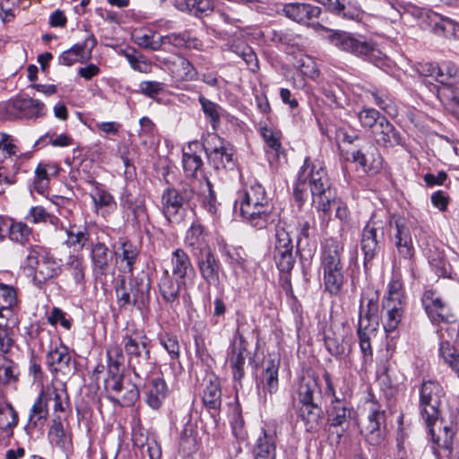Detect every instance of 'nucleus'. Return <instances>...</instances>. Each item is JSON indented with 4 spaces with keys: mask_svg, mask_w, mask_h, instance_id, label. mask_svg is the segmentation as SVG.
Wrapping results in <instances>:
<instances>
[{
    "mask_svg": "<svg viewBox=\"0 0 459 459\" xmlns=\"http://www.w3.org/2000/svg\"><path fill=\"white\" fill-rule=\"evenodd\" d=\"M107 359L108 377L105 379V389L108 398L121 406L133 405L140 394L137 385L121 373L125 358L117 343H112L108 347Z\"/></svg>",
    "mask_w": 459,
    "mask_h": 459,
    "instance_id": "f257e3e1",
    "label": "nucleus"
},
{
    "mask_svg": "<svg viewBox=\"0 0 459 459\" xmlns=\"http://www.w3.org/2000/svg\"><path fill=\"white\" fill-rule=\"evenodd\" d=\"M118 345L123 351L127 365L137 377H144L153 367L151 359L150 341L143 331L127 329Z\"/></svg>",
    "mask_w": 459,
    "mask_h": 459,
    "instance_id": "f03ea898",
    "label": "nucleus"
},
{
    "mask_svg": "<svg viewBox=\"0 0 459 459\" xmlns=\"http://www.w3.org/2000/svg\"><path fill=\"white\" fill-rule=\"evenodd\" d=\"M411 230V227L403 220L394 221L393 242L397 250V256L394 260V268H396L399 272L404 270L409 274V277L414 280L416 278L417 264Z\"/></svg>",
    "mask_w": 459,
    "mask_h": 459,
    "instance_id": "7ed1b4c3",
    "label": "nucleus"
},
{
    "mask_svg": "<svg viewBox=\"0 0 459 459\" xmlns=\"http://www.w3.org/2000/svg\"><path fill=\"white\" fill-rule=\"evenodd\" d=\"M325 30L327 32L326 38L329 42L340 50L362 57L377 66L383 64L381 52L362 37L357 38L346 31L327 29Z\"/></svg>",
    "mask_w": 459,
    "mask_h": 459,
    "instance_id": "20e7f679",
    "label": "nucleus"
},
{
    "mask_svg": "<svg viewBox=\"0 0 459 459\" xmlns=\"http://www.w3.org/2000/svg\"><path fill=\"white\" fill-rule=\"evenodd\" d=\"M24 264L35 272L34 281L39 284L56 277L60 273V265L48 248L33 246L28 249Z\"/></svg>",
    "mask_w": 459,
    "mask_h": 459,
    "instance_id": "39448f33",
    "label": "nucleus"
},
{
    "mask_svg": "<svg viewBox=\"0 0 459 459\" xmlns=\"http://www.w3.org/2000/svg\"><path fill=\"white\" fill-rule=\"evenodd\" d=\"M445 392L441 385L435 381L423 382L420 390V408L428 427L436 423L439 417V406Z\"/></svg>",
    "mask_w": 459,
    "mask_h": 459,
    "instance_id": "423d86ee",
    "label": "nucleus"
},
{
    "mask_svg": "<svg viewBox=\"0 0 459 459\" xmlns=\"http://www.w3.org/2000/svg\"><path fill=\"white\" fill-rule=\"evenodd\" d=\"M208 161L215 170H233L234 161L229 144L218 134H208L203 142Z\"/></svg>",
    "mask_w": 459,
    "mask_h": 459,
    "instance_id": "0eeeda50",
    "label": "nucleus"
},
{
    "mask_svg": "<svg viewBox=\"0 0 459 459\" xmlns=\"http://www.w3.org/2000/svg\"><path fill=\"white\" fill-rule=\"evenodd\" d=\"M324 378L326 383V393L333 398L332 403L327 411V421L330 427L341 429L340 430H336V442H339L346 427L349 425L351 411L345 406L342 401L336 397L331 376L328 373H325Z\"/></svg>",
    "mask_w": 459,
    "mask_h": 459,
    "instance_id": "6e6552de",
    "label": "nucleus"
},
{
    "mask_svg": "<svg viewBox=\"0 0 459 459\" xmlns=\"http://www.w3.org/2000/svg\"><path fill=\"white\" fill-rule=\"evenodd\" d=\"M239 206L241 216L252 226L263 229L266 226L270 217L267 199L260 198H238L235 207Z\"/></svg>",
    "mask_w": 459,
    "mask_h": 459,
    "instance_id": "1a4fd4ad",
    "label": "nucleus"
},
{
    "mask_svg": "<svg viewBox=\"0 0 459 459\" xmlns=\"http://www.w3.org/2000/svg\"><path fill=\"white\" fill-rule=\"evenodd\" d=\"M385 411L380 406L371 401L368 407L367 420L363 423L361 432L368 444L379 446L385 438Z\"/></svg>",
    "mask_w": 459,
    "mask_h": 459,
    "instance_id": "9d476101",
    "label": "nucleus"
},
{
    "mask_svg": "<svg viewBox=\"0 0 459 459\" xmlns=\"http://www.w3.org/2000/svg\"><path fill=\"white\" fill-rule=\"evenodd\" d=\"M7 118L36 119L45 115V104L32 98L9 100L5 105Z\"/></svg>",
    "mask_w": 459,
    "mask_h": 459,
    "instance_id": "9b49d317",
    "label": "nucleus"
},
{
    "mask_svg": "<svg viewBox=\"0 0 459 459\" xmlns=\"http://www.w3.org/2000/svg\"><path fill=\"white\" fill-rule=\"evenodd\" d=\"M307 188L314 198L330 193L331 183L326 174H299L293 189L296 200L301 201Z\"/></svg>",
    "mask_w": 459,
    "mask_h": 459,
    "instance_id": "f8f14e48",
    "label": "nucleus"
},
{
    "mask_svg": "<svg viewBox=\"0 0 459 459\" xmlns=\"http://www.w3.org/2000/svg\"><path fill=\"white\" fill-rule=\"evenodd\" d=\"M383 238L384 228L381 223L371 220L364 227L360 245L365 266H368L380 251V242Z\"/></svg>",
    "mask_w": 459,
    "mask_h": 459,
    "instance_id": "ddd939ff",
    "label": "nucleus"
},
{
    "mask_svg": "<svg viewBox=\"0 0 459 459\" xmlns=\"http://www.w3.org/2000/svg\"><path fill=\"white\" fill-rule=\"evenodd\" d=\"M421 302L432 322H451L455 320V316L452 313L450 307L437 291L426 290L421 298Z\"/></svg>",
    "mask_w": 459,
    "mask_h": 459,
    "instance_id": "4468645a",
    "label": "nucleus"
},
{
    "mask_svg": "<svg viewBox=\"0 0 459 459\" xmlns=\"http://www.w3.org/2000/svg\"><path fill=\"white\" fill-rule=\"evenodd\" d=\"M247 353V342L242 333L237 331L230 344L228 355L230 367L233 378L240 381L245 376L246 355Z\"/></svg>",
    "mask_w": 459,
    "mask_h": 459,
    "instance_id": "2eb2a0df",
    "label": "nucleus"
},
{
    "mask_svg": "<svg viewBox=\"0 0 459 459\" xmlns=\"http://www.w3.org/2000/svg\"><path fill=\"white\" fill-rule=\"evenodd\" d=\"M372 135L375 143L383 148L404 146L401 133L385 117L380 118V122L372 130Z\"/></svg>",
    "mask_w": 459,
    "mask_h": 459,
    "instance_id": "dca6fc26",
    "label": "nucleus"
},
{
    "mask_svg": "<svg viewBox=\"0 0 459 459\" xmlns=\"http://www.w3.org/2000/svg\"><path fill=\"white\" fill-rule=\"evenodd\" d=\"M197 267L201 277L208 286L219 287L221 265L211 249L201 251L197 257Z\"/></svg>",
    "mask_w": 459,
    "mask_h": 459,
    "instance_id": "f3484780",
    "label": "nucleus"
},
{
    "mask_svg": "<svg viewBox=\"0 0 459 459\" xmlns=\"http://www.w3.org/2000/svg\"><path fill=\"white\" fill-rule=\"evenodd\" d=\"M193 197V191L185 189L179 193L175 188H167L161 198L162 210L169 221L177 220L180 216L183 204Z\"/></svg>",
    "mask_w": 459,
    "mask_h": 459,
    "instance_id": "a211bd4d",
    "label": "nucleus"
},
{
    "mask_svg": "<svg viewBox=\"0 0 459 459\" xmlns=\"http://www.w3.org/2000/svg\"><path fill=\"white\" fill-rule=\"evenodd\" d=\"M280 368V359L276 356H269L262 366L261 373L257 377V386L264 392L273 394L278 390L279 378L278 371Z\"/></svg>",
    "mask_w": 459,
    "mask_h": 459,
    "instance_id": "6ab92c4d",
    "label": "nucleus"
},
{
    "mask_svg": "<svg viewBox=\"0 0 459 459\" xmlns=\"http://www.w3.org/2000/svg\"><path fill=\"white\" fill-rule=\"evenodd\" d=\"M422 73L426 76L434 77L442 85H451L459 81V70L451 62H443L441 65L426 64Z\"/></svg>",
    "mask_w": 459,
    "mask_h": 459,
    "instance_id": "aec40b11",
    "label": "nucleus"
},
{
    "mask_svg": "<svg viewBox=\"0 0 459 459\" xmlns=\"http://www.w3.org/2000/svg\"><path fill=\"white\" fill-rule=\"evenodd\" d=\"M283 13L298 23L308 24L319 16L321 9L310 4L295 2L284 4Z\"/></svg>",
    "mask_w": 459,
    "mask_h": 459,
    "instance_id": "412c9836",
    "label": "nucleus"
},
{
    "mask_svg": "<svg viewBox=\"0 0 459 459\" xmlns=\"http://www.w3.org/2000/svg\"><path fill=\"white\" fill-rule=\"evenodd\" d=\"M112 259V253L104 243L97 242L91 245V268L96 276L107 275L110 269Z\"/></svg>",
    "mask_w": 459,
    "mask_h": 459,
    "instance_id": "4be33fe9",
    "label": "nucleus"
},
{
    "mask_svg": "<svg viewBox=\"0 0 459 459\" xmlns=\"http://www.w3.org/2000/svg\"><path fill=\"white\" fill-rule=\"evenodd\" d=\"M47 364L50 371L64 376L71 373V356L64 345L51 349L47 354Z\"/></svg>",
    "mask_w": 459,
    "mask_h": 459,
    "instance_id": "5701e85b",
    "label": "nucleus"
},
{
    "mask_svg": "<svg viewBox=\"0 0 459 459\" xmlns=\"http://www.w3.org/2000/svg\"><path fill=\"white\" fill-rule=\"evenodd\" d=\"M149 281H142L140 284L126 287V278L120 279L119 284L116 287L117 300L119 306H126L131 303L135 304L137 300L149 290Z\"/></svg>",
    "mask_w": 459,
    "mask_h": 459,
    "instance_id": "b1692460",
    "label": "nucleus"
},
{
    "mask_svg": "<svg viewBox=\"0 0 459 459\" xmlns=\"http://www.w3.org/2000/svg\"><path fill=\"white\" fill-rule=\"evenodd\" d=\"M343 245L334 238L325 240L321 253L322 268H342Z\"/></svg>",
    "mask_w": 459,
    "mask_h": 459,
    "instance_id": "393cba45",
    "label": "nucleus"
},
{
    "mask_svg": "<svg viewBox=\"0 0 459 459\" xmlns=\"http://www.w3.org/2000/svg\"><path fill=\"white\" fill-rule=\"evenodd\" d=\"M48 437L51 445L60 448L66 455L73 451L72 434L65 429L59 417L52 420Z\"/></svg>",
    "mask_w": 459,
    "mask_h": 459,
    "instance_id": "a878e982",
    "label": "nucleus"
},
{
    "mask_svg": "<svg viewBox=\"0 0 459 459\" xmlns=\"http://www.w3.org/2000/svg\"><path fill=\"white\" fill-rule=\"evenodd\" d=\"M159 292L163 300L173 307L179 304L180 283L166 269L160 278Z\"/></svg>",
    "mask_w": 459,
    "mask_h": 459,
    "instance_id": "bb28decb",
    "label": "nucleus"
},
{
    "mask_svg": "<svg viewBox=\"0 0 459 459\" xmlns=\"http://www.w3.org/2000/svg\"><path fill=\"white\" fill-rule=\"evenodd\" d=\"M138 254L139 251L135 245L130 241L121 239L120 247L115 251L119 270L124 273H132Z\"/></svg>",
    "mask_w": 459,
    "mask_h": 459,
    "instance_id": "cd10ccee",
    "label": "nucleus"
},
{
    "mask_svg": "<svg viewBox=\"0 0 459 459\" xmlns=\"http://www.w3.org/2000/svg\"><path fill=\"white\" fill-rule=\"evenodd\" d=\"M276 436L273 431L263 429L254 448L255 459H275Z\"/></svg>",
    "mask_w": 459,
    "mask_h": 459,
    "instance_id": "c85d7f7f",
    "label": "nucleus"
},
{
    "mask_svg": "<svg viewBox=\"0 0 459 459\" xmlns=\"http://www.w3.org/2000/svg\"><path fill=\"white\" fill-rule=\"evenodd\" d=\"M203 403L208 410H219L221 405V389L217 377L211 376L205 378Z\"/></svg>",
    "mask_w": 459,
    "mask_h": 459,
    "instance_id": "c756f323",
    "label": "nucleus"
},
{
    "mask_svg": "<svg viewBox=\"0 0 459 459\" xmlns=\"http://www.w3.org/2000/svg\"><path fill=\"white\" fill-rule=\"evenodd\" d=\"M168 386L161 377L152 378L146 385V403L154 409H159L167 396Z\"/></svg>",
    "mask_w": 459,
    "mask_h": 459,
    "instance_id": "7c9ffc66",
    "label": "nucleus"
},
{
    "mask_svg": "<svg viewBox=\"0 0 459 459\" xmlns=\"http://www.w3.org/2000/svg\"><path fill=\"white\" fill-rule=\"evenodd\" d=\"M171 272L173 276L184 280L190 273H194V267L189 255L182 248H177L171 254Z\"/></svg>",
    "mask_w": 459,
    "mask_h": 459,
    "instance_id": "2f4dec72",
    "label": "nucleus"
},
{
    "mask_svg": "<svg viewBox=\"0 0 459 459\" xmlns=\"http://www.w3.org/2000/svg\"><path fill=\"white\" fill-rule=\"evenodd\" d=\"M169 69L173 77L179 81H195L198 78V73L195 66L185 57L176 56L169 65Z\"/></svg>",
    "mask_w": 459,
    "mask_h": 459,
    "instance_id": "473e14b6",
    "label": "nucleus"
},
{
    "mask_svg": "<svg viewBox=\"0 0 459 459\" xmlns=\"http://www.w3.org/2000/svg\"><path fill=\"white\" fill-rule=\"evenodd\" d=\"M240 181L242 183V189L238 192V198L249 199L257 197L261 200L267 199L264 188L252 174H247V177L241 174Z\"/></svg>",
    "mask_w": 459,
    "mask_h": 459,
    "instance_id": "72a5a7b5",
    "label": "nucleus"
},
{
    "mask_svg": "<svg viewBox=\"0 0 459 459\" xmlns=\"http://www.w3.org/2000/svg\"><path fill=\"white\" fill-rule=\"evenodd\" d=\"M352 159L354 162L360 165V169L365 172H378L382 169L383 158L377 148H374L372 152L367 154L357 151L353 153Z\"/></svg>",
    "mask_w": 459,
    "mask_h": 459,
    "instance_id": "f704fd0d",
    "label": "nucleus"
},
{
    "mask_svg": "<svg viewBox=\"0 0 459 459\" xmlns=\"http://www.w3.org/2000/svg\"><path fill=\"white\" fill-rule=\"evenodd\" d=\"M437 425V420L430 427H428L434 443H436L439 448L450 451L452 449L453 440L456 430L451 426H442V423L440 422L438 426V433H436L435 427Z\"/></svg>",
    "mask_w": 459,
    "mask_h": 459,
    "instance_id": "c9c22d12",
    "label": "nucleus"
},
{
    "mask_svg": "<svg viewBox=\"0 0 459 459\" xmlns=\"http://www.w3.org/2000/svg\"><path fill=\"white\" fill-rule=\"evenodd\" d=\"M403 303L383 301V308L386 310L383 323L385 332L391 333L398 327L403 314Z\"/></svg>",
    "mask_w": 459,
    "mask_h": 459,
    "instance_id": "e433bc0d",
    "label": "nucleus"
},
{
    "mask_svg": "<svg viewBox=\"0 0 459 459\" xmlns=\"http://www.w3.org/2000/svg\"><path fill=\"white\" fill-rule=\"evenodd\" d=\"M89 57L90 52H86V44L77 43L64 51L58 56V62L60 65L71 66L77 62L83 63L88 60Z\"/></svg>",
    "mask_w": 459,
    "mask_h": 459,
    "instance_id": "4c0bfd02",
    "label": "nucleus"
},
{
    "mask_svg": "<svg viewBox=\"0 0 459 459\" xmlns=\"http://www.w3.org/2000/svg\"><path fill=\"white\" fill-rule=\"evenodd\" d=\"M378 298L377 295H373L370 298H368L366 295H363L360 299V306H359V314L361 313V308L363 309L362 316L364 319V324L368 325V326L377 325V314H378Z\"/></svg>",
    "mask_w": 459,
    "mask_h": 459,
    "instance_id": "58836bf2",
    "label": "nucleus"
},
{
    "mask_svg": "<svg viewBox=\"0 0 459 459\" xmlns=\"http://www.w3.org/2000/svg\"><path fill=\"white\" fill-rule=\"evenodd\" d=\"M259 132L265 143L266 151L279 154L281 151V132L268 125L260 126Z\"/></svg>",
    "mask_w": 459,
    "mask_h": 459,
    "instance_id": "ea45409f",
    "label": "nucleus"
},
{
    "mask_svg": "<svg viewBox=\"0 0 459 459\" xmlns=\"http://www.w3.org/2000/svg\"><path fill=\"white\" fill-rule=\"evenodd\" d=\"M321 415L322 410L316 403L302 404L299 408V416L304 421L307 431H314L317 429Z\"/></svg>",
    "mask_w": 459,
    "mask_h": 459,
    "instance_id": "a19ab883",
    "label": "nucleus"
},
{
    "mask_svg": "<svg viewBox=\"0 0 459 459\" xmlns=\"http://www.w3.org/2000/svg\"><path fill=\"white\" fill-rule=\"evenodd\" d=\"M18 424V414L10 403L0 404V430L8 437L13 434V429Z\"/></svg>",
    "mask_w": 459,
    "mask_h": 459,
    "instance_id": "79ce46f5",
    "label": "nucleus"
},
{
    "mask_svg": "<svg viewBox=\"0 0 459 459\" xmlns=\"http://www.w3.org/2000/svg\"><path fill=\"white\" fill-rule=\"evenodd\" d=\"M437 96L443 105L453 113H459V88L453 85H442L437 89Z\"/></svg>",
    "mask_w": 459,
    "mask_h": 459,
    "instance_id": "37998d69",
    "label": "nucleus"
},
{
    "mask_svg": "<svg viewBox=\"0 0 459 459\" xmlns=\"http://www.w3.org/2000/svg\"><path fill=\"white\" fill-rule=\"evenodd\" d=\"M161 49L163 46L169 44L176 48H198L201 42L196 39H191L186 33H171L160 36Z\"/></svg>",
    "mask_w": 459,
    "mask_h": 459,
    "instance_id": "c03bdc74",
    "label": "nucleus"
},
{
    "mask_svg": "<svg viewBox=\"0 0 459 459\" xmlns=\"http://www.w3.org/2000/svg\"><path fill=\"white\" fill-rule=\"evenodd\" d=\"M363 309L361 308L360 318L359 319V326H358V335L359 340V348L362 354L365 357H371L373 354L371 343H370V335L376 330V326H368V325L364 324V319L362 316Z\"/></svg>",
    "mask_w": 459,
    "mask_h": 459,
    "instance_id": "a18cd8bd",
    "label": "nucleus"
},
{
    "mask_svg": "<svg viewBox=\"0 0 459 459\" xmlns=\"http://www.w3.org/2000/svg\"><path fill=\"white\" fill-rule=\"evenodd\" d=\"M155 35L156 33L151 30H135L132 37L134 42L142 48L152 51L161 50L160 37H159L158 39H155Z\"/></svg>",
    "mask_w": 459,
    "mask_h": 459,
    "instance_id": "49530a36",
    "label": "nucleus"
},
{
    "mask_svg": "<svg viewBox=\"0 0 459 459\" xmlns=\"http://www.w3.org/2000/svg\"><path fill=\"white\" fill-rule=\"evenodd\" d=\"M318 385L314 379L302 378L297 389V400L302 404L314 403V395L318 393Z\"/></svg>",
    "mask_w": 459,
    "mask_h": 459,
    "instance_id": "de8ad7c7",
    "label": "nucleus"
},
{
    "mask_svg": "<svg viewBox=\"0 0 459 459\" xmlns=\"http://www.w3.org/2000/svg\"><path fill=\"white\" fill-rule=\"evenodd\" d=\"M396 271L395 275L392 278L390 282L388 283V292H387V298H385L383 301H391V302H399L403 303V281H402V273H404L409 276L408 273H405L404 270H402L399 272L396 268H394Z\"/></svg>",
    "mask_w": 459,
    "mask_h": 459,
    "instance_id": "09e8293b",
    "label": "nucleus"
},
{
    "mask_svg": "<svg viewBox=\"0 0 459 459\" xmlns=\"http://www.w3.org/2000/svg\"><path fill=\"white\" fill-rule=\"evenodd\" d=\"M325 290L332 294L337 293L343 283L342 268H323Z\"/></svg>",
    "mask_w": 459,
    "mask_h": 459,
    "instance_id": "8fccbe9b",
    "label": "nucleus"
},
{
    "mask_svg": "<svg viewBox=\"0 0 459 459\" xmlns=\"http://www.w3.org/2000/svg\"><path fill=\"white\" fill-rule=\"evenodd\" d=\"M199 147L198 142L190 143L187 149L184 150L182 157V164L185 171L186 172H197L203 166V160L201 157L195 154L194 152Z\"/></svg>",
    "mask_w": 459,
    "mask_h": 459,
    "instance_id": "3c124183",
    "label": "nucleus"
},
{
    "mask_svg": "<svg viewBox=\"0 0 459 459\" xmlns=\"http://www.w3.org/2000/svg\"><path fill=\"white\" fill-rule=\"evenodd\" d=\"M204 240L203 227L195 222L186 230L184 242L186 247L193 250L200 249L201 252L204 251L202 247L204 245Z\"/></svg>",
    "mask_w": 459,
    "mask_h": 459,
    "instance_id": "603ef678",
    "label": "nucleus"
},
{
    "mask_svg": "<svg viewBox=\"0 0 459 459\" xmlns=\"http://www.w3.org/2000/svg\"><path fill=\"white\" fill-rule=\"evenodd\" d=\"M295 67L300 71V73L313 80H316L319 76V69L315 60L307 55L300 54L296 57L294 63Z\"/></svg>",
    "mask_w": 459,
    "mask_h": 459,
    "instance_id": "864d4df0",
    "label": "nucleus"
},
{
    "mask_svg": "<svg viewBox=\"0 0 459 459\" xmlns=\"http://www.w3.org/2000/svg\"><path fill=\"white\" fill-rule=\"evenodd\" d=\"M273 259L277 268L286 273H290L296 262L293 249L273 250Z\"/></svg>",
    "mask_w": 459,
    "mask_h": 459,
    "instance_id": "5fc2aeb1",
    "label": "nucleus"
},
{
    "mask_svg": "<svg viewBox=\"0 0 459 459\" xmlns=\"http://www.w3.org/2000/svg\"><path fill=\"white\" fill-rule=\"evenodd\" d=\"M48 402H53V408L56 412H65L68 407V395L64 388L55 386L45 389Z\"/></svg>",
    "mask_w": 459,
    "mask_h": 459,
    "instance_id": "6e6d98bb",
    "label": "nucleus"
},
{
    "mask_svg": "<svg viewBox=\"0 0 459 459\" xmlns=\"http://www.w3.org/2000/svg\"><path fill=\"white\" fill-rule=\"evenodd\" d=\"M439 354L459 377V351L449 342H441Z\"/></svg>",
    "mask_w": 459,
    "mask_h": 459,
    "instance_id": "4d7b16f0",
    "label": "nucleus"
},
{
    "mask_svg": "<svg viewBox=\"0 0 459 459\" xmlns=\"http://www.w3.org/2000/svg\"><path fill=\"white\" fill-rule=\"evenodd\" d=\"M325 345L326 350L335 357L343 355L346 351L343 335L333 332H327L325 334Z\"/></svg>",
    "mask_w": 459,
    "mask_h": 459,
    "instance_id": "13d9d810",
    "label": "nucleus"
},
{
    "mask_svg": "<svg viewBox=\"0 0 459 459\" xmlns=\"http://www.w3.org/2000/svg\"><path fill=\"white\" fill-rule=\"evenodd\" d=\"M48 403L46 391L42 390L30 409V420H34V425H37L38 421L47 419Z\"/></svg>",
    "mask_w": 459,
    "mask_h": 459,
    "instance_id": "bf43d9fd",
    "label": "nucleus"
},
{
    "mask_svg": "<svg viewBox=\"0 0 459 459\" xmlns=\"http://www.w3.org/2000/svg\"><path fill=\"white\" fill-rule=\"evenodd\" d=\"M66 269L70 272L76 283H82L85 277L86 265L82 256L70 255L66 262Z\"/></svg>",
    "mask_w": 459,
    "mask_h": 459,
    "instance_id": "052dcab7",
    "label": "nucleus"
},
{
    "mask_svg": "<svg viewBox=\"0 0 459 459\" xmlns=\"http://www.w3.org/2000/svg\"><path fill=\"white\" fill-rule=\"evenodd\" d=\"M19 370L17 365L11 360H4L0 364V383L11 385L18 381Z\"/></svg>",
    "mask_w": 459,
    "mask_h": 459,
    "instance_id": "680f3d73",
    "label": "nucleus"
},
{
    "mask_svg": "<svg viewBox=\"0 0 459 459\" xmlns=\"http://www.w3.org/2000/svg\"><path fill=\"white\" fill-rule=\"evenodd\" d=\"M198 100L201 104L202 110L204 113L206 118L209 119L212 128L216 129L220 123V106L217 103L211 101L210 100L206 99L202 95L199 97Z\"/></svg>",
    "mask_w": 459,
    "mask_h": 459,
    "instance_id": "e2e57ef3",
    "label": "nucleus"
},
{
    "mask_svg": "<svg viewBox=\"0 0 459 459\" xmlns=\"http://www.w3.org/2000/svg\"><path fill=\"white\" fill-rule=\"evenodd\" d=\"M9 238L20 244L29 241L31 230L23 222H13L8 224Z\"/></svg>",
    "mask_w": 459,
    "mask_h": 459,
    "instance_id": "0e129e2a",
    "label": "nucleus"
},
{
    "mask_svg": "<svg viewBox=\"0 0 459 459\" xmlns=\"http://www.w3.org/2000/svg\"><path fill=\"white\" fill-rule=\"evenodd\" d=\"M434 30L446 38L459 39V23L449 18L441 17L440 21L435 23Z\"/></svg>",
    "mask_w": 459,
    "mask_h": 459,
    "instance_id": "69168bd1",
    "label": "nucleus"
},
{
    "mask_svg": "<svg viewBox=\"0 0 459 459\" xmlns=\"http://www.w3.org/2000/svg\"><path fill=\"white\" fill-rule=\"evenodd\" d=\"M26 218L29 221L35 224L48 222L52 225H56L58 222V218L48 213L42 206L31 207Z\"/></svg>",
    "mask_w": 459,
    "mask_h": 459,
    "instance_id": "338daca9",
    "label": "nucleus"
},
{
    "mask_svg": "<svg viewBox=\"0 0 459 459\" xmlns=\"http://www.w3.org/2000/svg\"><path fill=\"white\" fill-rule=\"evenodd\" d=\"M66 235L65 244L70 247L82 249L89 240V234L85 230H82L74 227L66 230Z\"/></svg>",
    "mask_w": 459,
    "mask_h": 459,
    "instance_id": "774afa93",
    "label": "nucleus"
}]
</instances>
